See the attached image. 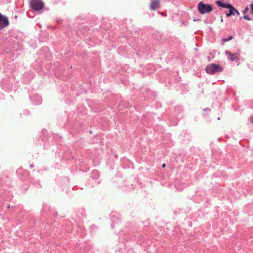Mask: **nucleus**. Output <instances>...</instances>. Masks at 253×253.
I'll list each match as a JSON object with an SVG mask.
<instances>
[{"mask_svg":"<svg viewBox=\"0 0 253 253\" xmlns=\"http://www.w3.org/2000/svg\"><path fill=\"white\" fill-rule=\"evenodd\" d=\"M197 8L199 12L201 14L208 13L213 10V8L211 5L204 4L202 2L198 4Z\"/></svg>","mask_w":253,"mask_h":253,"instance_id":"1","label":"nucleus"},{"mask_svg":"<svg viewBox=\"0 0 253 253\" xmlns=\"http://www.w3.org/2000/svg\"><path fill=\"white\" fill-rule=\"evenodd\" d=\"M205 70L207 73L210 74H213L216 72L222 71V68L220 65L211 64L207 66Z\"/></svg>","mask_w":253,"mask_h":253,"instance_id":"2","label":"nucleus"},{"mask_svg":"<svg viewBox=\"0 0 253 253\" xmlns=\"http://www.w3.org/2000/svg\"><path fill=\"white\" fill-rule=\"evenodd\" d=\"M31 7L35 11L41 10L44 6V3L41 0H32L30 2Z\"/></svg>","mask_w":253,"mask_h":253,"instance_id":"3","label":"nucleus"},{"mask_svg":"<svg viewBox=\"0 0 253 253\" xmlns=\"http://www.w3.org/2000/svg\"><path fill=\"white\" fill-rule=\"evenodd\" d=\"M9 22L6 17H3V16L0 13V30L2 29L5 26L8 25Z\"/></svg>","mask_w":253,"mask_h":253,"instance_id":"4","label":"nucleus"},{"mask_svg":"<svg viewBox=\"0 0 253 253\" xmlns=\"http://www.w3.org/2000/svg\"><path fill=\"white\" fill-rule=\"evenodd\" d=\"M229 9V13L226 14L227 17L231 16L232 15H234L236 13L238 15L240 14L239 12L230 4V7L228 8Z\"/></svg>","mask_w":253,"mask_h":253,"instance_id":"5","label":"nucleus"},{"mask_svg":"<svg viewBox=\"0 0 253 253\" xmlns=\"http://www.w3.org/2000/svg\"><path fill=\"white\" fill-rule=\"evenodd\" d=\"M226 54L228 56L229 58L231 61H237L238 60V57L235 54H231V53L229 51H226Z\"/></svg>","mask_w":253,"mask_h":253,"instance_id":"6","label":"nucleus"},{"mask_svg":"<svg viewBox=\"0 0 253 253\" xmlns=\"http://www.w3.org/2000/svg\"><path fill=\"white\" fill-rule=\"evenodd\" d=\"M159 5V1L158 0H156L150 4V8L151 10H155L157 8H158Z\"/></svg>","mask_w":253,"mask_h":253,"instance_id":"7","label":"nucleus"},{"mask_svg":"<svg viewBox=\"0 0 253 253\" xmlns=\"http://www.w3.org/2000/svg\"><path fill=\"white\" fill-rule=\"evenodd\" d=\"M216 3L217 4V5L219 7H220L225 8H227L230 7V4H225V3H223L221 1H219V0L216 1Z\"/></svg>","mask_w":253,"mask_h":253,"instance_id":"8","label":"nucleus"},{"mask_svg":"<svg viewBox=\"0 0 253 253\" xmlns=\"http://www.w3.org/2000/svg\"><path fill=\"white\" fill-rule=\"evenodd\" d=\"M233 39V37L232 36H229L228 38H224L222 39V41L225 42H227V41H228L231 39Z\"/></svg>","mask_w":253,"mask_h":253,"instance_id":"9","label":"nucleus"},{"mask_svg":"<svg viewBox=\"0 0 253 253\" xmlns=\"http://www.w3.org/2000/svg\"><path fill=\"white\" fill-rule=\"evenodd\" d=\"M243 18L247 20H250L251 18L247 15H244Z\"/></svg>","mask_w":253,"mask_h":253,"instance_id":"10","label":"nucleus"},{"mask_svg":"<svg viewBox=\"0 0 253 253\" xmlns=\"http://www.w3.org/2000/svg\"><path fill=\"white\" fill-rule=\"evenodd\" d=\"M250 7H251V9L252 10V13L253 14V2H252V3L251 4V6H250Z\"/></svg>","mask_w":253,"mask_h":253,"instance_id":"11","label":"nucleus"},{"mask_svg":"<svg viewBox=\"0 0 253 253\" xmlns=\"http://www.w3.org/2000/svg\"><path fill=\"white\" fill-rule=\"evenodd\" d=\"M162 167H163V168H164V167H165V166H166V164H165V163H163V164H162Z\"/></svg>","mask_w":253,"mask_h":253,"instance_id":"12","label":"nucleus"},{"mask_svg":"<svg viewBox=\"0 0 253 253\" xmlns=\"http://www.w3.org/2000/svg\"><path fill=\"white\" fill-rule=\"evenodd\" d=\"M248 10V7H246V8L245 9L244 12H246Z\"/></svg>","mask_w":253,"mask_h":253,"instance_id":"13","label":"nucleus"},{"mask_svg":"<svg viewBox=\"0 0 253 253\" xmlns=\"http://www.w3.org/2000/svg\"><path fill=\"white\" fill-rule=\"evenodd\" d=\"M250 120H251V123L253 124V118H251Z\"/></svg>","mask_w":253,"mask_h":253,"instance_id":"14","label":"nucleus"},{"mask_svg":"<svg viewBox=\"0 0 253 253\" xmlns=\"http://www.w3.org/2000/svg\"><path fill=\"white\" fill-rule=\"evenodd\" d=\"M8 208H10V205H9V206L8 207Z\"/></svg>","mask_w":253,"mask_h":253,"instance_id":"15","label":"nucleus"}]
</instances>
